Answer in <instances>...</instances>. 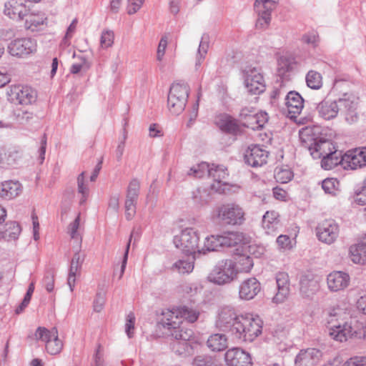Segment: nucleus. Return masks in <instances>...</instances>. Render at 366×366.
Returning a JSON list of instances; mask_svg holds the SVG:
<instances>
[{"instance_id": "1", "label": "nucleus", "mask_w": 366, "mask_h": 366, "mask_svg": "<svg viewBox=\"0 0 366 366\" xmlns=\"http://www.w3.org/2000/svg\"><path fill=\"white\" fill-rule=\"evenodd\" d=\"M327 327L330 336L339 342L346 341L348 338L360 335L359 321L349 317L341 309L332 310L327 319Z\"/></svg>"}, {"instance_id": "2", "label": "nucleus", "mask_w": 366, "mask_h": 366, "mask_svg": "<svg viewBox=\"0 0 366 366\" xmlns=\"http://www.w3.org/2000/svg\"><path fill=\"white\" fill-rule=\"evenodd\" d=\"M164 327L168 330L167 335L172 337L170 347L174 353L186 355L192 352L194 333L192 329L187 328L183 323L169 319L164 322Z\"/></svg>"}, {"instance_id": "3", "label": "nucleus", "mask_w": 366, "mask_h": 366, "mask_svg": "<svg viewBox=\"0 0 366 366\" xmlns=\"http://www.w3.org/2000/svg\"><path fill=\"white\" fill-rule=\"evenodd\" d=\"M237 274L236 263L229 259L219 261L208 276L209 282L222 285L231 282Z\"/></svg>"}, {"instance_id": "4", "label": "nucleus", "mask_w": 366, "mask_h": 366, "mask_svg": "<svg viewBox=\"0 0 366 366\" xmlns=\"http://www.w3.org/2000/svg\"><path fill=\"white\" fill-rule=\"evenodd\" d=\"M189 88L187 84H173L169 89L167 98V106L169 112L174 114H180L185 109L189 97Z\"/></svg>"}, {"instance_id": "5", "label": "nucleus", "mask_w": 366, "mask_h": 366, "mask_svg": "<svg viewBox=\"0 0 366 366\" xmlns=\"http://www.w3.org/2000/svg\"><path fill=\"white\" fill-rule=\"evenodd\" d=\"M300 139L303 147L308 149L314 159H322L324 156H327L337 150L330 140L324 138H314L301 132Z\"/></svg>"}, {"instance_id": "6", "label": "nucleus", "mask_w": 366, "mask_h": 366, "mask_svg": "<svg viewBox=\"0 0 366 366\" xmlns=\"http://www.w3.org/2000/svg\"><path fill=\"white\" fill-rule=\"evenodd\" d=\"M217 217L224 224L241 225L244 220L242 207L234 203L220 205L216 209Z\"/></svg>"}, {"instance_id": "7", "label": "nucleus", "mask_w": 366, "mask_h": 366, "mask_svg": "<svg viewBox=\"0 0 366 366\" xmlns=\"http://www.w3.org/2000/svg\"><path fill=\"white\" fill-rule=\"evenodd\" d=\"M337 101L340 108L339 112L344 117L345 120L348 124L356 122L359 119L357 112L359 98L353 93L345 92Z\"/></svg>"}, {"instance_id": "8", "label": "nucleus", "mask_w": 366, "mask_h": 366, "mask_svg": "<svg viewBox=\"0 0 366 366\" xmlns=\"http://www.w3.org/2000/svg\"><path fill=\"white\" fill-rule=\"evenodd\" d=\"M34 337L36 340L45 342L46 350L51 355L60 353L63 348V343L59 339L56 327L49 330L46 327H39L35 332Z\"/></svg>"}, {"instance_id": "9", "label": "nucleus", "mask_w": 366, "mask_h": 366, "mask_svg": "<svg viewBox=\"0 0 366 366\" xmlns=\"http://www.w3.org/2000/svg\"><path fill=\"white\" fill-rule=\"evenodd\" d=\"M199 239V235L194 229L186 228L174 237L173 242L177 248L184 252L194 254L198 249Z\"/></svg>"}, {"instance_id": "10", "label": "nucleus", "mask_w": 366, "mask_h": 366, "mask_svg": "<svg viewBox=\"0 0 366 366\" xmlns=\"http://www.w3.org/2000/svg\"><path fill=\"white\" fill-rule=\"evenodd\" d=\"M278 0H255L254 9L257 14L256 28L267 29L271 21L272 11L276 8Z\"/></svg>"}, {"instance_id": "11", "label": "nucleus", "mask_w": 366, "mask_h": 366, "mask_svg": "<svg viewBox=\"0 0 366 366\" xmlns=\"http://www.w3.org/2000/svg\"><path fill=\"white\" fill-rule=\"evenodd\" d=\"M8 99L14 104L30 105L36 102V92L31 87L16 85L10 88L7 92Z\"/></svg>"}, {"instance_id": "12", "label": "nucleus", "mask_w": 366, "mask_h": 366, "mask_svg": "<svg viewBox=\"0 0 366 366\" xmlns=\"http://www.w3.org/2000/svg\"><path fill=\"white\" fill-rule=\"evenodd\" d=\"M244 74L245 87L249 93L259 94L264 91V79L259 69L247 66L244 69Z\"/></svg>"}, {"instance_id": "13", "label": "nucleus", "mask_w": 366, "mask_h": 366, "mask_svg": "<svg viewBox=\"0 0 366 366\" xmlns=\"http://www.w3.org/2000/svg\"><path fill=\"white\" fill-rule=\"evenodd\" d=\"M11 56L25 57L36 51V41L31 38H21L12 41L8 46Z\"/></svg>"}, {"instance_id": "14", "label": "nucleus", "mask_w": 366, "mask_h": 366, "mask_svg": "<svg viewBox=\"0 0 366 366\" xmlns=\"http://www.w3.org/2000/svg\"><path fill=\"white\" fill-rule=\"evenodd\" d=\"M318 239L325 244H332L338 237L339 226L334 219H325L316 228Z\"/></svg>"}, {"instance_id": "15", "label": "nucleus", "mask_w": 366, "mask_h": 366, "mask_svg": "<svg viewBox=\"0 0 366 366\" xmlns=\"http://www.w3.org/2000/svg\"><path fill=\"white\" fill-rule=\"evenodd\" d=\"M29 11L24 0H9L4 4V14L15 21L24 20Z\"/></svg>"}, {"instance_id": "16", "label": "nucleus", "mask_w": 366, "mask_h": 366, "mask_svg": "<svg viewBox=\"0 0 366 366\" xmlns=\"http://www.w3.org/2000/svg\"><path fill=\"white\" fill-rule=\"evenodd\" d=\"M268 152L259 146L254 145L248 147L244 154V162L247 164L252 167H261L267 163Z\"/></svg>"}, {"instance_id": "17", "label": "nucleus", "mask_w": 366, "mask_h": 366, "mask_svg": "<svg viewBox=\"0 0 366 366\" xmlns=\"http://www.w3.org/2000/svg\"><path fill=\"white\" fill-rule=\"evenodd\" d=\"M320 282L312 274H305L300 279V293L304 298H312L320 290Z\"/></svg>"}, {"instance_id": "18", "label": "nucleus", "mask_w": 366, "mask_h": 366, "mask_svg": "<svg viewBox=\"0 0 366 366\" xmlns=\"http://www.w3.org/2000/svg\"><path fill=\"white\" fill-rule=\"evenodd\" d=\"M322 356L321 350L316 348L302 350L296 356V366H316Z\"/></svg>"}, {"instance_id": "19", "label": "nucleus", "mask_w": 366, "mask_h": 366, "mask_svg": "<svg viewBox=\"0 0 366 366\" xmlns=\"http://www.w3.org/2000/svg\"><path fill=\"white\" fill-rule=\"evenodd\" d=\"M275 279L277 292L272 300L278 304L283 302L288 297L290 292V282L288 274L284 272L277 273Z\"/></svg>"}, {"instance_id": "20", "label": "nucleus", "mask_w": 366, "mask_h": 366, "mask_svg": "<svg viewBox=\"0 0 366 366\" xmlns=\"http://www.w3.org/2000/svg\"><path fill=\"white\" fill-rule=\"evenodd\" d=\"M350 282V275L342 271H334L327 277V283L330 291L338 292L347 288Z\"/></svg>"}, {"instance_id": "21", "label": "nucleus", "mask_w": 366, "mask_h": 366, "mask_svg": "<svg viewBox=\"0 0 366 366\" xmlns=\"http://www.w3.org/2000/svg\"><path fill=\"white\" fill-rule=\"evenodd\" d=\"M228 366H250L249 355L239 348H232L227 351L224 355Z\"/></svg>"}, {"instance_id": "22", "label": "nucleus", "mask_w": 366, "mask_h": 366, "mask_svg": "<svg viewBox=\"0 0 366 366\" xmlns=\"http://www.w3.org/2000/svg\"><path fill=\"white\" fill-rule=\"evenodd\" d=\"M239 317L233 308L229 307H223L219 313L216 323L217 326L223 331H230L232 332L234 323L237 322Z\"/></svg>"}, {"instance_id": "23", "label": "nucleus", "mask_w": 366, "mask_h": 366, "mask_svg": "<svg viewBox=\"0 0 366 366\" xmlns=\"http://www.w3.org/2000/svg\"><path fill=\"white\" fill-rule=\"evenodd\" d=\"M260 290V283L258 280L254 277H251L242 282L239 286V295L242 300H249L253 299Z\"/></svg>"}, {"instance_id": "24", "label": "nucleus", "mask_w": 366, "mask_h": 366, "mask_svg": "<svg viewBox=\"0 0 366 366\" xmlns=\"http://www.w3.org/2000/svg\"><path fill=\"white\" fill-rule=\"evenodd\" d=\"M216 124L224 132L237 135L242 132L240 125L237 121L227 114H220L216 119Z\"/></svg>"}, {"instance_id": "25", "label": "nucleus", "mask_w": 366, "mask_h": 366, "mask_svg": "<svg viewBox=\"0 0 366 366\" xmlns=\"http://www.w3.org/2000/svg\"><path fill=\"white\" fill-rule=\"evenodd\" d=\"M285 104L290 118H295L297 114L301 113L304 107V99L298 92L291 91L285 97Z\"/></svg>"}, {"instance_id": "26", "label": "nucleus", "mask_w": 366, "mask_h": 366, "mask_svg": "<svg viewBox=\"0 0 366 366\" xmlns=\"http://www.w3.org/2000/svg\"><path fill=\"white\" fill-rule=\"evenodd\" d=\"M316 110L321 118L325 120H330L337 116L340 108L337 100L325 99L317 105Z\"/></svg>"}, {"instance_id": "27", "label": "nucleus", "mask_w": 366, "mask_h": 366, "mask_svg": "<svg viewBox=\"0 0 366 366\" xmlns=\"http://www.w3.org/2000/svg\"><path fill=\"white\" fill-rule=\"evenodd\" d=\"M22 185L18 181L8 180L0 183V197L10 200L22 192Z\"/></svg>"}, {"instance_id": "28", "label": "nucleus", "mask_w": 366, "mask_h": 366, "mask_svg": "<svg viewBox=\"0 0 366 366\" xmlns=\"http://www.w3.org/2000/svg\"><path fill=\"white\" fill-rule=\"evenodd\" d=\"M345 169H356L366 165V148L345 154Z\"/></svg>"}, {"instance_id": "29", "label": "nucleus", "mask_w": 366, "mask_h": 366, "mask_svg": "<svg viewBox=\"0 0 366 366\" xmlns=\"http://www.w3.org/2000/svg\"><path fill=\"white\" fill-rule=\"evenodd\" d=\"M85 255L81 254L79 251H76L71 261L67 283L70 287L71 291H73L76 281V275L80 271L81 265L84 261Z\"/></svg>"}, {"instance_id": "30", "label": "nucleus", "mask_w": 366, "mask_h": 366, "mask_svg": "<svg viewBox=\"0 0 366 366\" xmlns=\"http://www.w3.org/2000/svg\"><path fill=\"white\" fill-rule=\"evenodd\" d=\"M246 326H247L248 337H251L252 341L262 333L263 322L261 318L254 314L244 315Z\"/></svg>"}, {"instance_id": "31", "label": "nucleus", "mask_w": 366, "mask_h": 366, "mask_svg": "<svg viewBox=\"0 0 366 366\" xmlns=\"http://www.w3.org/2000/svg\"><path fill=\"white\" fill-rule=\"evenodd\" d=\"M337 165H341L345 169V154H342V151L335 150L322 159L321 166L326 170L332 169Z\"/></svg>"}, {"instance_id": "32", "label": "nucleus", "mask_w": 366, "mask_h": 366, "mask_svg": "<svg viewBox=\"0 0 366 366\" xmlns=\"http://www.w3.org/2000/svg\"><path fill=\"white\" fill-rule=\"evenodd\" d=\"M350 259L355 264L366 263V238L361 243L352 245L349 249Z\"/></svg>"}, {"instance_id": "33", "label": "nucleus", "mask_w": 366, "mask_h": 366, "mask_svg": "<svg viewBox=\"0 0 366 366\" xmlns=\"http://www.w3.org/2000/svg\"><path fill=\"white\" fill-rule=\"evenodd\" d=\"M25 21L24 26L26 29L32 31H36L44 24L46 18L44 14L28 11L24 19Z\"/></svg>"}, {"instance_id": "34", "label": "nucleus", "mask_w": 366, "mask_h": 366, "mask_svg": "<svg viewBox=\"0 0 366 366\" xmlns=\"http://www.w3.org/2000/svg\"><path fill=\"white\" fill-rule=\"evenodd\" d=\"M232 334L241 341L252 342V337L247 336V326H246V321L244 315H239L237 318V322L234 323Z\"/></svg>"}, {"instance_id": "35", "label": "nucleus", "mask_w": 366, "mask_h": 366, "mask_svg": "<svg viewBox=\"0 0 366 366\" xmlns=\"http://www.w3.org/2000/svg\"><path fill=\"white\" fill-rule=\"evenodd\" d=\"M20 233L21 227L16 222H8L3 229L0 228V237L6 241L18 239Z\"/></svg>"}, {"instance_id": "36", "label": "nucleus", "mask_w": 366, "mask_h": 366, "mask_svg": "<svg viewBox=\"0 0 366 366\" xmlns=\"http://www.w3.org/2000/svg\"><path fill=\"white\" fill-rule=\"evenodd\" d=\"M207 345L212 351H222L227 347V339L224 334H213L208 338Z\"/></svg>"}, {"instance_id": "37", "label": "nucleus", "mask_w": 366, "mask_h": 366, "mask_svg": "<svg viewBox=\"0 0 366 366\" xmlns=\"http://www.w3.org/2000/svg\"><path fill=\"white\" fill-rule=\"evenodd\" d=\"M194 257L193 255H188L186 259H179L174 262L172 269L180 274L189 273L194 269Z\"/></svg>"}, {"instance_id": "38", "label": "nucleus", "mask_w": 366, "mask_h": 366, "mask_svg": "<svg viewBox=\"0 0 366 366\" xmlns=\"http://www.w3.org/2000/svg\"><path fill=\"white\" fill-rule=\"evenodd\" d=\"M77 61L74 63L70 67V73L72 74H77L79 73H86L91 67V62L84 56L74 55Z\"/></svg>"}, {"instance_id": "39", "label": "nucleus", "mask_w": 366, "mask_h": 366, "mask_svg": "<svg viewBox=\"0 0 366 366\" xmlns=\"http://www.w3.org/2000/svg\"><path fill=\"white\" fill-rule=\"evenodd\" d=\"M279 214L275 211H267L262 217V227L267 229V233L273 230L279 224Z\"/></svg>"}, {"instance_id": "40", "label": "nucleus", "mask_w": 366, "mask_h": 366, "mask_svg": "<svg viewBox=\"0 0 366 366\" xmlns=\"http://www.w3.org/2000/svg\"><path fill=\"white\" fill-rule=\"evenodd\" d=\"M192 199L197 207H202L211 201V196L207 190L197 189L192 192Z\"/></svg>"}, {"instance_id": "41", "label": "nucleus", "mask_w": 366, "mask_h": 366, "mask_svg": "<svg viewBox=\"0 0 366 366\" xmlns=\"http://www.w3.org/2000/svg\"><path fill=\"white\" fill-rule=\"evenodd\" d=\"M212 172L211 166L207 162H202L197 166H194L189 169L187 174L189 176H193L197 178H202L204 177L206 174L209 177L211 176Z\"/></svg>"}, {"instance_id": "42", "label": "nucleus", "mask_w": 366, "mask_h": 366, "mask_svg": "<svg viewBox=\"0 0 366 366\" xmlns=\"http://www.w3.org/2000/svg\"><path fill=\"white\" fill-rule=\"evenodd\" d=\"M242 241V236L237 232H228L220 234L221 247H231Z\"/></svg>"}, {"instance_id": "43", "label": "nucleus", "mask_w": 366, "mask_h": 366, "mask_svg": "<svg viewBox=\"0 0 366 366\" xmlns=\"http://www.w3.org/2000/svg\"><path fill=\"white\" fill-rule=\"evenodd\" d=\"M178 315L185 319L188 322L193 323L198 320L200 312L196 308L183 306L179 309Z\"/></svg>"}, {"instance_id": "44", "label": "nucleus", "mask_w": 366, "mask_h": 366, "mask_svg": "<svg viewBox=\"0 0 366 366\" xmlns=\"http://www.w3.org/2000/svg\"><path fill=\"white\" fill-rule=\"evenodd\" d=\"M208 48H209L208 36L206 34H204L202 36V39H201V41L199 43V48L197 50V59H196V64H195V66H196L197 69H198V67L200 66L202 60L204 59L205 56L207 53Z\"/></svg>"}, {"instance_id": "45", "label": "nucleus", "mask_w": 366, "mask_h": 366, "mask_svg": "<svg viewBox=\"0 0 366 366\" xmlns=\"http://www.w3.org/2000/svg\"><path fill=\"white\" fill-rule=\"evenodd\" d=\"M212 172L210 177H212L214 182L220 184L227 179L228 176L227 169L223 165H211Z\"/></svg>"}, {"instance_id": "46", "label": "nucleus", "mask_w": 366, "mask_h": 366, "mask_svg": "<svg viewBox=\"0 0 366 366\" xmlns=\"http://www.w3.org/2000/svg\"><path fill=\"white\" fill-rule=\"evenodd\" d=\"M307 85L312 89H319L322 85V76L317 71L311 70L306 75Z\"/></svg>"}, {"instance_id": "47", "label": "nucleus", "mask_w": 366, "mask_h": 366, "mask_svg": "<svg viewBox=\"0 0 366 366\" xmlns=\"http://www.w3.org/2000/svg\"><path fill=\"white\" fill-rule=\"evenodd\" d=\"M194 366H217V360L215 357L209 355L197 356L193 360Z\"/></svg>"}, {"instance_id": "48", "label": "nucleus", "mask_w": 366, "mask_h": 366, "mask_svg": "<svg viewBox=\"0 0 366 366\" xmlns=\"http://www.w3.org/2000/svg\"><path fill=\"white\" fill-rule=\"evenodd\" d=\"M204 247L207 251H216L221 247L220 235H211L205 239Z\"/></svg>"}, {"instance_id": "49", "label": "nucleus", "mask_w": 366, "mask_h": 366, "mask_svg": "<svg viewBox=\"0 0 366 366\" xmlns=\"http://www.w3.org/2000/svg\"><path fill=\"white\" fill-rule=\"evenodd\" d=\"M140 189V182L137 179H132L127 187V198H133L138 199Z\"/></svg>"}, {"instance_id": "50", "label": "nucleus", "mask_w": 366, "mask_h": 366, "mask_svg": "<svg viewBox=\"0 0 366 366\" xmlns=\"http://www.w3.org/2000/svg\"><path fill=\"white\" fill-rule=\"evenodd\" d=\"M78 192L82 195L80 199V204L85 202L89 194V189L84 184V172H81L77 177Z\"/></svg>"}, {"instance_id": "51", "label": "nucleus", "mask_w": 366, "mask_h": 366, "mask_svg": "<svg viewBox=\"0 0 366 366\" xmlns=\"http://www.w3.org/2000/svg\"><path fill=\"white\" fill-rule=\"evenodd\" d=\"M339 184L338 181L334 178H328L322 181V188L327 194L335 195L337 191V185Z\"/></svg>"}, {"instance_id": "52", "label": "nucleus", "mask_w": 366, "mask_h": 366, "mask_svg": "<svg viewBox=\"0 0 366 366\" xmlns=\"http://www.w3.org/2000/svg\"><path fill=\"white\" fill-rule=\"evenodd\" d=\"M137 199L133 198H127L126 197L125 200V216L128 220H130L133 218L136 213V204Z\"/></svg>"}, {"instance_id": "53", "label": "nucleus", "mask_w": 366, "mask_h": 366, "mask_svg": "<svg viewBox=\"0 0 366 366\" xmlns=\"http://www.w3.org/2000/svg\"><path fill=\"white\" fill-rule=\"evenodd\" d=\"M114 42V33L112 31L102 32L100 39L101 46L104 49L110 47Z\"/></svg>"}, {"instance_id": "54", "label": "nucleus", "mask_w": 366, "mask_h": 366, "mask_svg": "<svg viewBox=\"0 0 366 366\" xmlns=\"http://www.w3.org/2000/svg\"><path fill=\"white\" fill-rule=\"evenodd\" d=\"M80 222V214H79L76 219L69 224L68 227L69 233L72 239H76L77 240L81 241L79 237V234L77 232V230L79 227Z\"/></svg>"}, {"instance_id": "55", "label": "nucleus", "mask_w": 366, "mask_h": 366, "mask_svg": "<svg viewBox=\"0 0 366 366\" xmlns=\"http://www.w3.org/2000/svg\"><path fill=\"white\" fill-rule=\"evenodd\" d=\"M292 172L289 169H280L277 171L274 177L277 182L280 183H287L292 178Z\"/></svg>"}, {"instance_id": "56", "label": "nucleus", "mask_w": 366, "mask_h": 366, "mask_svg": "<svg viewBox=\"0 0 366 366\" xmlns=\"http://www.w3.org/2000/svg\"><path fill=\"white\" fill-rule=\"evenodd\" d=\"M134 322H135V317H134V313L133 312L129 313L127 317V322L125 324V332L129 338H132L134 335Z\"/></svg>"}, {"instance_id": "57", "label": "nucleus", "mask_w": 366, "mask_h": 366, "mask_svg": "<svg viewBox=\"0 0 366 366\" xmlns=\"http://www.w3.org/2000/svg\"><path fill=\"white\" fill-rule=\"evenodd\" d=\"M343 366H366V356H354L347 360Z\"/></svg>"}, {"instance_id": "58", "label": "nucleus", "mask_w": 366, "mask_h": 366, "mask_svg": "<svg viewBox=\"0 0 366 366\" xmlns=\"http://www.w3.org/2000/svg\"><path fill=\"white\" fill-rule=\"evenodd\" d=\"M276 242L280 249H290L292 247L291 239L287 235H280L277 238Z\"/></svg>"}, {"instance_id": "59", "label": "nucleus", "mask_w": 366, "mask_h": 366, "mask_svg": "<svg viewBox=\"0 0 366 366\" xmlns=\"http://www.w3.org/2000/svg\"><path fill=\"white\" fill-rule=\"evenodd\" d=\"M134 232H132L131 235H130V237H129V241H128V242L127 244L125 252H124V257H123V259H122V262L119 278H122V277L124 274V270H125V268H126V266H127V259H128V254H129V250L130 245H131L132 239L134 237Z\"/></svg>"}, {"instance_id": "60", "label": "nucleus", "mask_w": 366, "mask_h": 366, "mask_svg": "<svg viewBox=\"0 0 366 366\" xmlns=\"http://www.w3.org/2000/svg\"><path fill=\"white\" fill-rule=\"evenodd\" d=\"M43 283L48 292H51L54 287V275L51 272H48L43 279Z\"/></svg>"}, {"instance_id": "61", "label": "nucleus", "mask_w": 366, "mask_h": 366, "mask_svg": "<svg viewBox=\"0 0 366 366\" xmlns=\"http://www.w3.org/2000/svg\"><path fill=\"white\" fill-rule=\"evenodd\" d=\"M105 304V297L104 294L97 293L94 301V310L95 312H99L102 310Z\"/></svg>"}, {"instance_id": "62", "label": "nucleus", "mask_w": 366, "mask_h": 366, "mask_svg": "<svg viewBox=\"0 0 366 366\" xmlns=\"http://www.w3.org/2000/svg\"><path fill=\"white\" fill-rule=\"evenodd\" d=\"M129 5L127 9L129 14H135L142 6L144 0H128Z\"/></svg>"}, {"instance_id": "63", "label": "nucleus", "mask_w": 366, "mask_h": 366, "mask_svg": "<svg viewBox=\"0 0 366 366\" xmlns=\"http://www.w3.org/2000/svg\"><path fill=\"white\" fill-rule=\"evenodd\" d=\"M350 83V78L347 75L344 76H337L334 81V86L337 89L341 90L344 84L349 86Z\"/></svg>"}, {"instance_id": "64", "label": "nucleus", "mask_w": 366, "mask_h": 366, "mask_svg": "<svg viewBox=\"0 0 366 366\" xmlns=\"http://www.w3.org/2000/svg\"><path fill=\"white\" fill-rule=\"evenodd\" d=\"M167 40L166 37H162L159 41L158 49H157V58L158 61H162L165 49L167 48Z\"/></svg>"}]
</instances>
